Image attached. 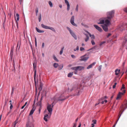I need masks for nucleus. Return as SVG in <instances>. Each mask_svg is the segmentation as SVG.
Segmentation results:
<instances>
[{
	"instance_id": "774afa93",
	"label": "nucleus",
	"mask_w": 127,
	"mask_h": 127,
	"mask_svg": "<svg viewBox=\"0 0 127 127\" xmlns=\"http://www.w3.org/2000/svg\"><path fill=\"white\" fill-rule=\"evenodd\" d=\"M114 95H115V94L114 93H113L112 94V95L111 97V99H112L113 98V97L114 96Z\"/></svg>"
},
{
	"instance_id": "c85d7f7f",
	"label": "nucleus",
	"mask_w": 127,
	"mask_h": 127,
	"mask_svg": "<svg viewBox=\"0 0 127 127\" xmlns=\"http://www.w3.org/2000/svg\"><path fill=\"white\" fill-rule=\"evenodd\" d=\"M108 19H107L105 20V23H106L110 24L111 23L110 22V21Z\"/></svg>"
},
{
	"instance_id": "bb28decb",
	"label": "nucleus",
	"mask_w": 127,
	"mask_h": 127,
	"mask_svg": "<svg viewBox=\"0 0 127 127\" xmlns=\"http://www.w3.org/2000/svg\"><path fill=\"white\" fill-rule=\"evenodd\" d=\"M42 86L43 84L42 83H40L39 85V87L38 88V89L40 91L42 90Z\"/></svg>"
},
{
	"instance_id": "7c9ffc66",
	"label": "nucleus",
	"mask_w": 127,
	"mask_h": 127,
	"mask_svg": "<svg viewBox=\"0 0 127 127\" xmlns=\"http://www.w3.org/2000/svg\"><path fill=\"white\" fill-rule=\"evenodd\" d=\"M121 97V95L119 94H118L117 95V98H116V99L117 100H118L119 99H120Z\"/></svg>"
},
{
	"instance_id": "a211bd4d",
	"label": "nucleus",
	"mask_w": 127,
	"mask_h": 127,
	"mask_svg": "<svg viewBox=\"0 0 127 127\" xmlns=\"http://www.w3.org/2000/svg\"><path fill=\"white\" fill-rule=\"evenodd\" d=\"M101 26L102 27L104 31L106 32L108 31V27H105V26L102 25H101Z\"/></svg>"
},
{
	"instance_id": "2f4dec72",
	"label": "nucleus",
	"mask_w": 127,
	"mask_h": 127,
	"mask_svg": "<svg viewBox=\"0 0 127 127\" xmlns=\"http://www.w3.org/2000/svg\"><path fill=\"white\" fill-rule=\"evenodd\" d=\"M71 69L76 71L78 70L77 66L72 67Z\"/></svg>"
},
{
	"instance_id": "a18cd8bd",
	"label": "nucleus",
	"mask_w": 127,
	"mask_h": 127,
	"mask_svg": "<svg viewBox=\"0 0 127 127\" xmlns=\"http://www.w3.org/2000/svg\"><path fill=\"white\" fill-rule=\"evenodd\" d=\"M79 50V47L78 46H77L76 49H74V51H78Z\"/></svg>"
},
{
	"instance_id": "cd10ccee",
	"label": "nucleus",
	"mask_w": 127,
	"mask_h": 127,
	"mask_svg": "<svg viewBox=\"0 0 127 127\" xmlns=\"http://www.w3.org/2000/svg\"><path fill=\"white\" fill-rule=\"evenodd\" d=\"M122 92H119V94L121 95H123L126 92V91L125 90H123L121 91Z\"/></svg>"
},
{
	"instance_id": "6e6552de",
	"label": "nucleus",
	"mask_w": 127,
	"mask_h": 127,
	"mask_svg": "<svg viewBox=\"0 0 127 127\" xmlns=\"http://www.w3.org/2000/svg\"><path fill=\"white\" fill-rule=\"evenodd\" d=\"M74 16H72L71 18L70 22L71 24L74 26L77 27V25L74 23Z\"/></svg>"
},
{
	"instance_id": "6ab92c4d",
	"label": "nucleus",
	"mask_w": 127,
	"mask_h": 127,
	"mask_svg": "<svg viewBox=\"0 0 127 127\" xmlns=\"http://www.w3.org/2000/svg\"><path fill=\"white\" fill-rule=\"evenodd\" d=\"M49 116L48 114H46L44 115V120L46 122H47L48 120L47 118H48Z\"/></svg>"
},
{
	"instance_id": "e433bc0d",
	"label": "nucleus",
	"mask_w": 127,
	"mask_h": 127,
	"mask_svg": "<svg viewBox=\"0 0 127 127\" xmlns=\"http://www.w3.org/2000/svg\"><path fill=\"white\" fill-rule=\"evenodd\" d=\"M38 19L39 22H40L41 19V14L40 13L38 17Z\"/></svg>"
},
{
	"instance_id": "0eeeda50",
	"label": "nucleus",
	"mask_w": 127,
	"mask_h": 127,
	"mask_svg": "<svg viewBox=\"0 0 127 127\" xmlns=\"http://www.w3.org/2000/svg\"><path fill=\"white\" fill-rule=\"evenodd\" d=\"M66 28L69 31L71 35L76 40L77 39V36L75 33L72 31V30H71V29L69 27H66Z\"/></svg>"
},
{
	"instance_id": "39448f33",
	"label": "nucleus",
	"mask_w": 127,
	"mask_h": 127,
	"mask_svg": "<svg viewBox=\"0 0 127 127\" xmlns=\"http://www.w3.org/2000/svg\"><path fill=\"white\" fill-rule=\"evenodd\" d=\"M41 27L43 28L46 29H50L54 32H56L55 30L53 28L48 26L44 25L43 24H42L41 25Z\"/></svg>"
},
{
	"instance_id": "8fccbe9b",
	"label": "nucleus",
	"mask_w": 127,
	"mask_h": 127,
	"mask_svg": "<svg viewBox=\"0 0 127 127\" xmlns=\"http://www.w3.org/2000/svg\"><path fill=\"white\" fill-rule=\"evenodd\" d=\"M110 25V24H107L105 23V24L104 25H103L104 26H105V27H108V26Z\"/></svg>"
},
{
	"instance_id": "4c0bfd02",
	"label": "nucleus",
	"mask_w": 127,
	"mask_h": 127,
	"mask_svg": "<svg viewBox=\"0 0 127 127\" xmlns=\"http://www.w3.org/2000/svg\"><path fill=\"white\" fill-rule=\"evenodd\" d=\"M64 48V47H63L61 48V50L60 52V55H61L62 54Z\"/></svg>"
},
{
	"instance_id": "4d7b16f0",
	"label": "nucleus",
	"mask_w": 127,
	"mask_h": 127,
	"mask_svg": "<svg viewBox=\"0 0 127 127\" xmlns=\"http://www.w3.org/2000/svg\"><path fill=\"white\" fill-rule=\"evenodd\" d=\"M66 4H69V2L67 0H64Z\"/></svg>"
},
{
	"instance_id": "09e8293b",
	"label": "nucleus",
	"mask_w": 127,
	"mask_h": 127,
	"mask_svg": "<svg viewBox=\"0 0 127 127\" xmlns=\"http://www.w3.org/2000/svg\"><path fill=\"white\" fill-rule=\"evenodd\" d=\"M14 87H12V88L11 92V95H12L13 93V92L14 91Z\"/></svg>"
},
{
	"instance_id": "f03ea898",
	"label": "nucleus",
	"mask_w": 127,
	"mask_h": 127,
	"mask_svg": "<svg viewBox=\"0 0 127 127\" xmlns=\"http://www.w3.org/2000/svg\"><path fill=\"white\" fill-rule=\"evenodd\" d=\"M114 13L115 11L114 10L107 12V19L111 20L114 16Z\"/></svg>"
},
{
	"instance_id": "7ed1b4c3",
	"label": "nucleus",
	"mask_w": 127,
	"mask_h": 127,
	"mask_svg": "<svg viewBox=\"0 0 127 127\" xmlns=\"http://www.w3.org/2000/svg\"><path fill=\"white\" fill-rule=\"evenodd\" d=\"M57 102H56L55 100H54V102L51 104H48L47 105V108L48 112L52 111V108Z\"/></svg>"
},
{
	"instance_id": "a19ab883",
	"label": "nucleus",
	"mask_w": 127,
	"mask_h": 127,
	"mask_svg": "<svg viewBox=\"0 0 127 127\" xmlns=\"http://www.w3.org/2000/svg\"><path fill=\"white\" fill-rule=\"evenodd\" d=\"M15 19L16 20V23H17V26H18V23H17V21H19V17H17V18H16V17H15Z\"/></svg>"
},
{
	"instance_id": "e2e57ef3",
	"label": "nucleus",
	"mask_w": 127,
	"mask_h": 127,
	"mask_svg": "<svg viewBox=\"0 0 127 127\" xmlns=\"http://www.w3.org/2000/svg\"><path fill=\"white\" fill-rule=\"evenodd\" d=\"M35 46L36 47V46H37V42H36V38L35 37Z\"/></svg>"
},
{
	"instance_id": "1a4fd4ad",
	"label": "nucleus",
	"mask_w": 127,
	"mask_h": 127,
	"mask_svg": "<svg viewBox=\"0 0 127 127\" xmlns=\"http://www.w3.org/2000/svg\"><path fill=\"white\" fill-rule=\"evenodd\" d=\"M122 45L124 47H125L126 49H127V38H125L124 40Z\"/></svg>"
},
{
	"instance_id": "69168bd1",
	"label": "nucleus",
	"mask_w": 127,
	"mask_h": 127,
	"mask_svg": "<svg viewBox=\"0 0 127 127\" xmlns=\"http://www.w3.org/2000/svg\"><path fill=\"white\" fill-rule=\"evenodd\" d=\"M76 123H74L73 124V127H76Z\"/></svg>"
},
{
	"instance_id": "4468645a",
	"label": "nucleus",
	"mask_w": 127,
	"mask_h": 127,
	"mask_svg": "<svg viewBox=\"0 0 127 127\" xmlns=\"http://www.w3.org/2000/svg\"><path fill=\"white\" fill-rule=\"evenodd\" d=\"M96 63L94 62L92 63L90 65H89L87 67V69H89L90 68H92V66H94L95 64H96Z\"/></svg>"
},
{
	"instance_id": "3c124183",
	"label": "nucleus",
	"mask_w": 127,
	"mask_h": 127,
	"mask_svg": "<svg viewBox=\"0 0 127 127\" xmlns=\"http://www.w3.org/2000/svg\"><path fill=\"white\" fill-rule=\"evenodd\" d=\"M10 109H12V108L13 107V105H12V104L11 103H10Z\"/></svg>"
},
{
	"instance_id": "f8f14e48",
	"label": "nucleus",
	"mask_w": 127,
	"mask_h": 127,
	"mask_svg": "<svg viewBox=\"0 0 127 127\" xmlns=\"http://www.w3.org/2000/svg\"><path fill=\"white\" fill-rule=\"evenodd\" d=\"M94 26L96 29L100 32H102V30L101 29V28L100 27H99L97 25H94Z\"/></svg>"
},
{
	"instance_id": "37998d69",
	"label": "nucleus",
	"mask_w": 127,
	"mask_h": 127,
	"mask_svg": "<svg viewBox=\"0 0 127 127\" xmlns=\"http://www.w3.org/2000/svg\"><path fill=\"white\" fill-rule=\"evenodd\" d=\"M106 43V41H103L102 42H101L99 44V46H101L102 44L105 43Z\"/></svg>"
},
{
	"instance_id": "c9c22d12",
	"label": "nucleus",
	"mask_w": 127,
	"mask_h": 127,
	"mask_svg": "<svg viewBox=\"0 0 127 127\" xmlns=\"http://www.w3.org/2000/svg\"><path fill=\"white\" fill-rule=\"evenodd\" d=\"M125 88V85L124 84H123L122 85V86L121 89V91L123 90V89H124Z\"/></svg>"
},
{
	"instance_id": "dca6fc26",
	"label": "nucleus",
	"mask_w": 127,
	"mask_h": 127,
	"mask_svg": "<svg viewBox=\"0 0 127 127\" xmlns=\"http://www.w3.org/2000/svg\"><path fill=\"white\" fill-rule=\"evenodd\" d=\"M99 20L100 21L99 22L97 23L98 24H104L105 22V21L104 20L102 19L101 18Z\"/></svg>"
},
{
	"instance_id": "473e14b6",
	"label": "nucleus",
	"mask_w": 127,
	"mask_h": 127,
	"mask_svg": "<svg viewBox=\"0 0 127 127\" xmlns=\"http://www.w3.org/2000/svg\"><path fill=\"white\" fill-rule=\"evenodd\" d=\"M53 58L54 59V60L56 61L57 62H59V60L58 59L56 58L55 55H53Z\"/></svg>"
},
{
	"instance_id": "b1692460",
	"label": "nucleus",
	"mask_w": 127,
	"mask_h": 127,
	"mask_svg": "<svg viewBox=\"0 0 127 127\" xmlns=\"http://www.w3.org/2000/svg\"><path fill=\"white\" fill-rule=\"evenodd\" d=\"M84 34L86 37V38L85 39V41L86 42H87L89 39V37L88 35L87 34Z\"/></svg>"
},
{
	"instance_id": "0e129e2a",
	"label": "nucleus",
	"mask_w": 127,
	"mask_h": 127,
	"mask_svg": "<svg viewBox=\"0 0 127 127\" xmlns=\"http://www.w3.org/2000/svg\"><path fill=\"white\" fill-rule=\"evenodd\" d=\"M74 90V89L73 88H72L70 89V90H69V88L68 89V90L70 91H72Z\"/></svg>"
},
{
	"instance_id": "79ce46f5",
	"label": "nucleus",
	"mask_w": 127,
	"mask_h": 127,
	"mask_svg": "<svg viewBox=\"0 0 127 127\" xmlns=\"http://www.w3.org/2000/svg\"><path fill=\"white\" fill-rule=\"evenodd\" d=\"M67 11H69V10L70 8V5L69 4H67Z\"/></svg>"
},
{
	"instance_id": "13d9d810",
	"label": "nucleus",
	"mask_w": 127,
	"mask_h": 127,
	"mask_svg": "<svg viewBox=\"0 0 127 127\" xmlns=\"http://www.w3.org/2000/svg\"><path fill=\"white\" fill-rule=\"evenodd\" d=\"M87 32L88 33V34L89 35V36L90 37H91L92 36V35L88 31H87Z\"/></svg>"
},
{
	"instance_id": "f3484780",
	"label": "nucleus",
	"mask_w": 127,
	"mask_h": 127,
	"mask_svg": "<svg viewBox=\"0 0 127 127\" xmlns=\"http://www.w3.org/2000/svg\"><path fill=\"white\" fill-rule=\"evenodd\" d=\"M36 61H35L33 63V69L34 70V71L35 70L36 71Z\"/></svg>"
},
{
	"instance_id": "aec40b11",
	"label": "nucleus",
	"mask_w": 127,
	"mask_h": 127,
	"mask_svg": "<svg viewBox=\"0 0 127 127\" xmlns=\"http://www.w3.org/2000/svg\"><path fill=\"white\" fill-rule=\"evenodd\" d=\"M120 69H119L118 70V69H116L115 71V74L117 75H118L119 73L120 72Z\"/></svg>"
},
{
	"instance_id": "20e7f679",
	"label": "nucleus",
	"mask_w": 127,
	"mask_h": 127,
	"mask_svg": "<svg viewBox=\"0 0 127 127\" xmlns=\"http://www.w3.org/2000/svg\"><path fill=\"white\" fill-rule=\"evenodd\" d=\"M68 97L69 96H67L65 97L63 95H61L57 99H55V100L56 102V100L60 102H62L65 100L66 99L68 98Z\"/></svg>"
},
{
	"instance_id": "de8ad7c7",
	"label": "nucleus",
	"mask_w": 127,
	"mask_h": 127,
	"mask_svg": "<svg viewBox=\"0 0 127 127\" xmlns=\"http://www.w3.org/2000/svg\"><path fill=\"white\" fill-rule=\"evenodd\" d=\"M78 4H77L76 5V9H75V10H76V11H78Z\"/></svg>"
},
{
	"instance_id": "603ef678",
	"label": "nucleus",
	"mask_w": 127,
	"mask_h": 127,
	"mask_svg": "<svg viewBox=\"0 0 127 127\" xmlns=\"http://www.w3.org/2000/svg\"><path fill=\"white\" fill-rule=\"evenodd\" d=\"M80 50L81 51H82L84 50H85V49L83 47H80Z\"/></svg>"
},
{
	"instance_id": "680f3d73",
	"label": "nucleus",
	"mask_w": 127,
	"mask_h": 127,
	"mask_svg": "<svg viewBox=\"0 0 127 127\" xmlns=\"http://www.w3.org/2000/svg\"><path fill=\"white\" fill-rule=\"evenodd\" d=\"M71 57L72 58H75L76 57L74 55H71Z\"/></svg>"
},
{
	"instance_id": "423d86ee",
	"label": "nucleus",
	"mask_w": 127,
	"mask_h": 127,
	"mask_svg": "<svg viewBox=\"0 0 127 127\" xmlns=\"http://www.w3.org/2000/svg\"><path fill=\"white\" fill-rule=\"evenodd\" d=\"M86 54H85L81 56L80 57V59L79 60H80L81 61H83L84 62H86L89 58L88 56H86Z\"/></svg>"
},
{
	"instance_id": "f704fd0d",
	"label": "nucleus",
	"mask_w": 127,
	"mask_h": 127,
	"mask_svg": "<svg viewBox=\"0 0 127 127\" xmlns=\"http://www.w3.org/2000/svg\"><path fill=\"white\" fill-rule=\"evenodd\" d=\"M58 66L59 65L58 63H55L53 64V66L55 68H57Z\"/></svg>"
},
{
	"instance_id": "9d476101",
	"label": "nucleus",
	"mask_w": 127,
	"mask_h": 127,
	"mask_svg": "<svg viewBox=\"0 0 127 127\" xmlns=\"http://www.w3.org/2000/svg\"><path fill=\"white\" fill-rule=\"evenodd\" d=\"M75 92V93L73 94L72 95L73 96H75L76 95H80V90L78 88H76V90Z\"/></svg>"
},
{
	"instance_id": "f257e3e1",
	"label": "nucleus",
	"mask_w": 127,
	"mask_h": 127,
	"mask_svg": "<svg viewBox=\"0 0 127 127\" xmlns=\"http://www.w3.org/2000/svg\"><path fill=\"white\" fill-rule=\"evenodd\" d=\"M46 92L45 90H43V92L42 93L41 95V97L40 99V101L37 103V105L39 106V107H40V108H41V101L43 97H46Z\"/></svg>"
},
{
	"instance_id": "393cba45",
	"label": "nucleus",
	"mask_w": 127,
	"mask_h": 127,
	"mask_svg": "<svg viewBox=\"0 0 127 127\" xmlns=\"http://www.w3.org/2000/svg\"><path fill=\"white\" fill-rule=\"evenodd\" d=\"M36 71L35 70L34 73V84L36 85Z\"/></svg>"
},
{
	"instance_id": "2eb2a0df",
	"label": "nucleus",
	"mask_w": 127,
	"mask_h": 127,
	"mask_svg": "<svg viewBox=\"0 0 127 127\" xmlns=\"http://www.w3.org/2000/svg\"><path fill=\"white\" fill-rule=\"evenodd\" d=\"M127 108V107L124 110L122 111V112H121V114H120H120H119V118H118V120H117L116 123H115V124L113 126V127H115V125L116 124H117V122L118 121L120 118V117L121 114H122L123 113V112Z\"/></svg>"
},
{
	"instance_id": "72a5a7b5",
	"label": "nucleus",
	"mask_w": 127,
	"mask_h": 127,
	"mask_svg": "<svg viewBox=\"0 0 127 127\" xmlns=\"http://www.w3.org/2000/svg\"><path fill=\"white\" fill-rule=\"evenodd\" d=\"M63 67V64H61L59 66L58 69L59 70H61L62 69Z\"/></svg>"
},
{
	"instance_id": "338daca9",
	"label": "nucleus",
	"mask_w": 127,
	"mask_h": 127,
	"mask_svg": "<svg viewBox=\"0 0 127 127\" xmlns=\"http://www.w3.org/2000/svg\"><path fill=\"white\" fill-rule=\"evenodd\" d=\"M125 62H123V63L122 65V67L123 68H124V65H125Z\"/></svg>"
},
{
	"instance_id": "6e6d98bb",
	"label": "nucleus",
	"mask_w": 127,
	"mask_h": 127,
	"mask_svg": "<svg viewBox=\"0 0 127 127\" xmlns=\"http://www.w3.org/2000/svg\"><path fill=\"white\" fill-rule=\"evenodd\" d=\"M91 37V38L92 39H93L95 38V36L94 35V34H92V36Z\"/></svg>"
},
{
	"instance_id": "4be33fe9",
	"label": "nucleus",
	"mask_w": 127,
	"mask_h": 127,
	"mask_svg": "<svg viewBox=\"0 0 127 127\" xmlns=\"http://www.w3.org/2000/svg\"><path fill=\"white\" fill-rule=\"evenodd\" d=\"M35 29L36 31L39 33H43L44 32V31L43 30H41L37 28L36 27Z\"/></svg>"
},
{
	"instance_id": "a878e982",
	"label": "nucleus",
	"mask_w": 127,
	"mask_h": 127,
	"mask_svg": "<svg viewBox=\"0 0 127 127\" xmlns=\"http://www.w3.org/2000/svg\"><path fill=\"white\" fill-rule=\"evenodd\" d=\"M77 67L78 70L80 71L84 69V67L82 66H77Z\"/></svg>"
},
{
	"instance_id": "864d4df0",
	"label": "nucleus",
	"mask_w": 127,
	"mask_h": 127,
	"mask_svg": "<svg viewBox=\"0 0 127 127\" xmlns=\"http://www.w3.org/2000/svg\"><path fill=\"white\" fill-rule=\"evenodd\" d=\"M101 67L102 66L101 65H100L99 66V67L98 68V69L100 72L101 71Z\"/></svg>"
},
{
	"instance_id": "49530a36",
	"label": "nucleus",
	"mask_w": 127,
	"mask_h": 127,
	"mask_svg": "<svg viewBox=\"0 0 127 127\" xmlns=\"http://www.w3.org/2000/svg\"><path fill=\"white\" fill-rule=\"evenodd\" d=\"M96 121L95 120H92V122L93 124H96Z\"/></svg>"
},
{
	"instance_id": "5701e85b",
	"label": "nucleus",
	"mask_w": 127,
	"mask_h": 127,
	"mask_svg": "<svg viewBox=\"0 0 127 127\" xmlns=\"http://www.w3.org/2000/svg\"><path fill=\"white\" fill-rule=\"evenodd\" d=\"M35 108H34V107L32 109L30 112V113L29 114V115H31L32 114L35 110Z\"/></svg>"
},
{
	"instance_id": "ea45409f",
	"label": "nucleus",
	"mask_w": 127,
	"mask_h": 127,
	"mask_svg": "<svg viewBox=\"0 0 127 127\" xmlns=\"http://www.w3.org/2000/svg\"><path fill=\"white\" fill-rule=\"evenodd\" d=\"M49 4L51 7H53V4L51 1H49Z\"/></svg>"
},
{
	"instance_id": "c756f323",
	"label": "nucleus",
	"mask_w": 127,
	"mask_h": 127,
	"mask_svg": "<svg viewBox=\"0 0 127 127\" xmlns=\"http://www.w3.org/2000/svg\"><path fill=\"white\" fill-rule=\"evenodd\" d=\"M73 74V72L69 73L68 74L67 76L69 77H71L72 76Z\"/></svg>"
},
{
	"instance_id": "5fc2aeb1",
	"label": "nucleus",
	"mask_w": 127,
	"mask_h": 127,
	"mask_svg": "<svg viewBox=\"0 0 127 127\" xmlns=\"http://www.w3.org/2000/svg\"><path fill=\"white\" fill-rule=\"evenodd\" d=\"M104 99V97H103L101 98H100V99H99V102H100V101L102 100H103Z\"/></svg>"
},
{
	"instance_id": "bf43d9fd",
	"label": "nucleus",
	"mask_w": 127,
	"mask_h": 127,
	"mask_svg": "<svg viewBox=\"0 0 127 127\" xmlns=\"http://www.w3.org/2000/svg\"><path fill=\"white\" fill-rule=\"evenodd\" d=\"M124 11L125 12L127 13V7L124 8Z\"/></svg>"
},
{
	"instance_id": "58836bf2",
	"label": "nucleus",
	"mask_w": 127,
	"mask_h": 127,
	"mask_svg": "<svg viewBox=\"0 0 127 127\" xmlns=\"http://www.w3.org/2000/svg\"><path fill=\"white\" fill-rule=\"evenodd\" d=\"M35 14L36 16H37L38 14V8L37 7L36 8L35 10Z\"/></svg>"
},
{
	"instance_id": "052dcab7",
	"label": "nucleus",
	"mask_w": 127,
	"mask_h": 127,
	"mask_svg": "<svg viewBox=\"0 0 127 127\" xmlns=\"http://www.w3.org/2000/svg\"><path fill=\"white\" fill-rule=\"evenodd\" d=\"M81 25H82V26H83L84 27H86L87 26L86 25L84 24L83 23H81Z\"/></svg>"
},
{
	"instance_id": "9b49d317",
	"label": "nucleus",
	"mask_w": 127,
	"mask_h": 127,
	"mask_svg": "<svg viewBox=\"0 0 127 127\" xmlns=\"http://www.w3.org/2000/svg\"><path fill=\"white\" fill-rule=\"evenodd\" d=\"M26 127H34V125L32 123L28 122L26 124Z\"/></svg>"
},
{
	"instance_id": "ddd939ff",
	"label": "nucleus",
	"mask_w": 127,
	"mask_h": 127,
	"mask_svg": "<svg viewBox=\"0 0 127 127\" xmlns=\"http://www.w3.org/2000/svg\"><path fill=\"white\" fill-rule=\"evenodd\" d=\"M14 50V47H12L11 48V50L10 51V56L11 57V59H12V56L13 55V52Z\"/></svg>"
},
{
	"instance_id": "c03bdc74",
	"label": "nucleus",
	"mask_w": 127,
	"mask_h": 127,
	"mask_svg": "<svg viewBox=\"0 0 127 127\" xmlns=\"http://www.w3.org/2000/svg\"><path fill=\"white\" fill-rule=\"evenodd\" d=\"M91 43L93 45H94L95 44V43L93 40L91 41Z\"/></svg>"
},
{
	"instance_id": "412c9836",
	"label": "nucleus",
	"mask_w": 127,
	"mask_h": 127,
	"mask_svg": "<svg viewBox=\"0 0 127 127\" xmlns=\"http://www.w3.org/2000/svg\"><path fill=\"white\" fill-rule=\"evenodd\" d=\"M20 115H21V113L19 115V116L18 117H17V118L16 119V120L15 122V124H14V125L13 127H15V126L18 123V120L19 119V118L20 117Z\"/></svg>"
}]
</instances>
